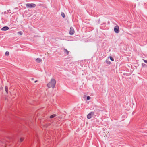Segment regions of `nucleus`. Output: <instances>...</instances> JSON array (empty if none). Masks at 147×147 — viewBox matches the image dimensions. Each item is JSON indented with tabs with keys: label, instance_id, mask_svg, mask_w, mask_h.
<instances>
[{
	"label": "nucleus",
	"instance_id": "f8f14e48",
	"mask_svg": "<svg viewBox=\"0 0 147 147\" xmlns=\"http://www.w3.org/2000/svg\"><path fill=\"white\" fill-rule=\"evenodd\" d=\"M18 34L20 35H22V32L19 31L18 32Z\"/></svg>",
	"mask_w": 147,
	"mask_h": 147
},
{
	"label": "nucleus",
	"instance_id": "f03ea898",
	"mask_svg": "<svg viewBox=\"0 0 147 147\" xmlns=\"http://www.w3.org/2000/svg\"><path fill=\"white\" fill-rule=\"evenodd\" d=\"M26 5V7L28 8H34L36 6V5L34 3H27Z\"/></svg>",
	"mask_w": 147,
	"mask_h": 147
},
{
	"label": "nucleus",
	"instance_id": "6ab92c4d",
	"mask_svg": "<svg viewBox=\"0 0 147 147\" xmlns=\"http://www.w3.org/2000/svg\"><path fill=\"white\" fill-rule=\"evenodd\" d=\"M143 60L145 63H147V60H146L144 59H143Z\"/></svg>",
	"mask_w": 147,
	"mask_h": 147
},
{
	"label": "nucleus",
	"instance_id": "f3484780",
	"mask_svg": "<svg viewBox=\"0 0 147 147\" xmlns=\"http://www.w3.org/2000/svg\"><path fill=\"white\" fill-rule=\"evenodd\" d=\"M90 99V97L89 96H88L87 97V100H89Z\"/></svg>",
	"mask_w": 147,
	"mask_h": 147
},
{
	"label": "nucleus",
	"instance_id": "39448f33",
	"mask_svg": "<svg viewBox=\"0 0 147 147\" xmlns=\"http://www.w3.org/2000/svg\"><path fill=\"white\" fill-rule=\"evenodd\" d=\"M74 31L72 27H71L70 29L69 34L70 35H73L74 33Z\"/></svg>",
	"mask_w": 147,
	"mask_h": 147
},
{
	"label": "nucleus",
	"instance_id": "dca6fc26",
	"mask_svg": "<svg viewBox=\"0 0 147 147\" xmlns=\"http://www.w3.org/2000/svg\"><path fill=\"white\" fill-rule=\"evenodd\" d=\"M23 140H24L23 138H21L20 139V142H22L23 141Z\"/></svg>",
	"mask_w": 147,
	"mask_h": 147
},
{
	"label": "nucleus",
	"instance_id": "f257e3e1",
	"mask_svg": "<svg viewBox=\"0 0 147 147\" xmlns=\"http://www.w3.org/2000/svg\"><path fill=\"white\" fill-rule=\"evenodd\" d=\"M56 83L55 80L53 78L52 79L51 81L47 84V86L49 88L51 87L53 88L55 87Z\"/></svg>",
	"mask_w": 147,
	"mask_h": 147
},
{
	"label": "nucleus",
	"instance_id": "2eb2a0df",
	"mask_svg": "<svg viewBox=\"0 0 147 147\" xmlns=\"http://www.w3.org/2000/svg\"><path fill=\"white\" fill-rule=\"evenodd\" d=\"M110 59H111V61H114L113 58L111 56L110 57Z\"/></svg>",
	"mask_w": 147,
	"mask_h": 147
},
{
	"label": "nucleus",
	"instance_id": "0eeeda50",
	"mask_svg": "<svg viewBox=\"0 0 147 147\" xmlns=\"http://www.w3.org/2000/svg\"><path fill=\"white\" fill-rule=\"evenodd\" d=\"M9 27L7 26H4L2 28L1 30L2 31H6L9 29Z\"/></svg>",
	"mask_w": 147,
	"mask_h": 147
},
{
	"label": "nucleus",
	"instance_id": "9b49d317",
	"mask_svg": "<svg viewBox=\"0 0 147 147\" xmlns=\"http://www.w3.org/2000/svg\"><path fill=\"white\" fill-rule=\"evenodd\" d=\"M5 90L7 93H8V88L7 86H5Z\"/></svg>",
	"mask_w": 147,
	"mask_h": 147
},
{
	"label": "nucleus",
	"instance_id": "423d86ee",
	"mask_svg": "<svg viewBox=\"0 0 147 147\" xmlns=\"http://www.w3.org/2000/svg\"><path fill=\"white\" fill-rule=\"evenodd\" d=\"M94 113H95L96 114H100V110L97 109L94 110Z\"/></svg>",
	"mask_w": 147,
	"mask_h": 147
},
{
	"label": "nucleus",
	"instance_id": "1a4fd4ad",
	"mask_svg": "<svg viewBox=\"0 0 147 147\" xmlns=\"http://www.w3.org/2000/svg\"><path fill=\"white\" fill-rule=\"evenodd\" d=\"M36 61L37 63H40L42 59L40 58H37Z\"/></svg>",
	"mask_w": 147,
	"mask_h": 147
},
{
	"label": "nucleus",
	"instance_id": "9d476101",
	"mask_svg": "<svg viewBox=\"0 0 147 147\" xmlns=\"http://www.w3.org/2000/svg\"><path fill=\"white\" fill-rule=\"evenodd\" d=\"M56 116V114H54L53 115H52L50 116V118H53Z\"/></svg>",
	"mask_w": 147,
	"mask_h": 147
},
{
	"label": "nucleus",
	"instance_id": "20e7f679",
	"mask_svg": "<svg viewBox=\"0 0 147 147\" xmlns=\"http://www.w3.org/2000/svg\"><path fill=\"white\" fill-rule=\"evenodd\" d=\"M114 31L117 33H119V28L118 26H116L114 28Z\"/></svg>",
	"mask_w": 147,
	"mask_h": 147
},
{
	"label": "nucleus",
	"instance_id": "aec40b11",
	"mask_svg": "<svg viewBox=\"0 0 147 147\" xmlns=\"http://www.w3.org/2000/svg\"><path fill=\"white\" fill-rule=\"evenodd\" d=\"M37 81V80H36V81H34V82H35V83H36V82Z\"/></svg>",
	"mask_w": 147,
	"mask_h": 147
},
{
	"label": "nucleus",
	"instance_id": "7ed1b4c3",
	"mask_svg": "<svg viewBox=\"0 0 147 147\" xmlns=\"http://www.w3.org/2000/svg\"><path fill=\"white\" fill-rule=\"evenodd\" d=\"M94 112H90L87 115V118L88 119H91L94 115Z\"/></svg>",
	"mask_w": 147,
	"mask_h": 147
},
{
	"label": "nucleus",
	"instance_id": "a211bd4d",
	"mask_svg": "<svg viewBox=\"0 0 147 147\" xmlns=\"http://www.w3.org/2000/svg\"><path fill=\"white\" fill-rule=\"evenodd\" d=\"M106 63L107 64H110L111 63V62L109 61H106Z\"/></svg>",
	"mask_w": 147,
	"mask_h": 147
},
{
	"label": "nucleus",
	"instance_id": "412c9836",
	"mask_svg": "<svg viewBox=\"0 0 147 147\" xmlns=\"http://www.w3.org/2000/svg\"><path fill=\"white\" fill-rule=\"evenodd\" d=\"M31 80H34V78H32Z\"/></svg>",
	"mask_w": 147,
	"mask_h": 147
},
{
	"label": "nucleus",
	"instance_id": "6e6552de",
	"mask_svg": "<svg viewBox=\"0 0 147 147\" xmlns=\"http://www.w3.org/2000/svg\"><path fill=\"white\" fill-rule=\"evenodd\" d=\"M64 53H66L67 55H68L69 54V51L65 48L64 49Z\"/></svg>",
	"mask_w": 147,
	"mask_h": 147
},
{
	"label": "nucleus",
	"instance_id": "4468645a",
	"mask_svg": "<svg viewBox=\"0 0 147 147\" xmlns=\"http://www.w3.org/2000/svg\"><path fill=\"white\" fill-rule=\"evenodd\" d=\"M9 54V53L8 51H6L5 53V55H8Z\"/></svg>",
	"mask_w": 147,
	"mask_h": 147
},
{
	"label": "nucleus",
	"instance_id": "ddd939ff",
	"mask_svg": "<svg viewBox=\"0 0 147 147\" xmlns=\"http://www.w3.org/2000/svg\"><path fill=\"white\" fill-rule=\"evenodd\" d=\"M61 15L62 16L63 18L65 17V14H64V13H63V12L61 13Z\"/></svg>",
	"mask_w": 147,
	"mask_h": 147
}]
</instances>
